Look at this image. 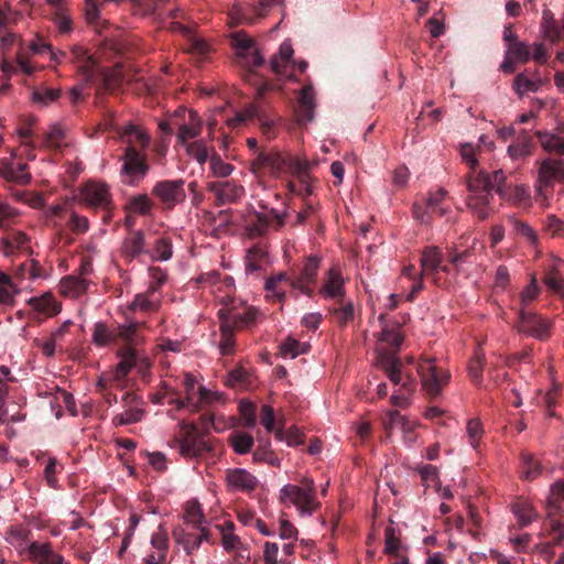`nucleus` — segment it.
I'll use <instances>...</instances> for the list:
<instances>
[{"instance_id":"nucleus-1","label":"nucleus","mask_w":564,"mask_h":564,"mask_svg":"<svg viewBox=\"0 0 564 564\" xmlns=\"http://www.w3.org/2000/svg\"><path fill=\"white\" fill-rule=\"evenodd\" d=\"M144 325L145 323L143 322H130L117 327L116 340L121 339L124 346L117 351L120 361L111 373L110 380L120 383L133 368H137L141 373L150 369V359L141 355L137 349V346L141 343L139 329Z\"/></svg>"},{"instance_id":"nucleus-2","label":"nucleus","mask_w":564,"mask_h":564,"mask_svg":"<svg viewBox=\"0 0 564 564\" xmlns=\"http://www.w3.org/2000/svg\"><path fill=\"white\" fill-rule=\"evenodd\" d=\"M72 59L80 63L78 70L86 82H94L95 76H98L101 82V86L107 91H115L119 88L122 83V74L120 69H105L98 68L96 62L88 51L79 45H74L70 48Z\"/></svg>"},{"instance_id":"nucleus-3","label":"nucleus","mask_w":564,"mask_h":564,"mask_svg":"<svg viewBox=\"0 0 564 564\" xmlns=\"http://www.w3.org/2000/svg\"><path fill=\"white\" fill-rule=\"evenodd\" d=\"M465 180L469 193L466 198L467 206L478 219L485 220L489 215L488 206L492 198L488 173L477 169L476 171H469Z\"/></svg>"},{"instance_id":"nucleus-4","label":"nucleus","mask_w":564,"mask_h":564,"mask_svg":"<svg viewBox=\"0 0 564 564\" xmlns=\"http://www.w3.org/2000/svg\"><path fill=\"white\" fill-rule=\"evenodd\" d=\"M280 501L283 505L295 506L301 513L312 514L319 507L314 480L304 477L300 485L283 486L280 490Z\"/></svg>"},{"instance_id":"nucleus-5","label":"nucleus","mask_w":564,"mask_h":564,"mask_svg":"<svg viewBox=\"0 0 564 564\" xmlns=\"http://www.w3.org/2000/svg\"><path fill=\"white\" fill-rule=\"evenodd\" d=\"M513 327L521 335L546 341L552 335L553 321L536 312L518 308Z\"/></svg>"},{"instance_id":"nucleus-6","label":"nucleus","mask_w":564,"mask_h":564,"mask_svg":"<svg viewBox=\"0 0 564 564\" xmlns=\"http://www.w3.org/2000/svg\"><path fill=\"white\" fill-rule=\"evenodd\" d=\"M258 314L259 311L256 307L249 306L242 301H236L235 299H228L218 311V317L221 324L235 330L253 325Z\"/></svg>"},{"instance_id":"nucleus-7","label":"nucleus","mask_w":564,"mask_h":564,"mask_svg":"<svg viewBox=\"0 0 564 564\" xmlns=\"http://www.w3.org/2000/svg\"><path fill=\"white\" fill-rule=\"evenodd\" d=\"M417 373L421 378L423 390L432 399L437 398L442 393L451 378L449 372L436 365V359L433 357H421L417 364Z\"/></svg>"},{"instance_id":"nucleus-8","label":"nucleus","mask_w":564,"mask_h":564,"mask_svg":"<svg viewBox=\"0 0 564 564\" xmlns=\"http://www.w3.org/2000/svg\"><path fill=\"white\" fill-rule=\"evenodd\" d=\"M119 161L122 162L121 182L129 186L139 185L150 171L147 152L135 151L133 148H124Z\"/></svg>"},{"instance_id":"nucleus-9","label":"nucleus","mask_w":564,"mask_h":564,"mask_svg":"<svg viewBox=\"0 0 564 564\" xmlns=\"http://www.w3.org/2000/svg\"><path fill=\"white\" fill-rule=\"evenodd\" d=\"M182 440H176L180 454L187 458L200 457L213 451L209 440L198 432L196 424L182 421Z\"/></svg>"},{"instance_id":"nucleus-10","label":"nucleus","mask_w":564,"mask_h":564,"mask_svg":"<svg viewBox=\"0 0 564 564\" xmlns=\"http://www.w3.org/2000/svg\"><path fill=\"white\" fill-rule=\"evenodd\" d=\"M288 214L279 213L271 208L268 213L256 212L246 224V234L249 238H260L265 236L270 230H280L286 219Z\"/></svg>"},{"instance_id":"nucleus-11","label":"nucleus","mask_w":564,"mask_h":564,"mask_svg":"<svg viewBox=\"0 0 564 564\" xmlns=\"http://www.w3.org/2000/svg\"><path fill=\"white\" fill-rule=\"evenodd\" d=\"M83 199L93 208H100L104 212V223L112 218L113 203L109 186L106 183L89 182L82 189Z\"/></svg>"},{"instance_id":"nucleus-12","label":"nucleus","mask_w":564,"mask_h":564,"mask_svg":"<svg viewBox=\"0 0 564 564\" xmlns=\"http://www.w3.org/2000/svg\"><path fill=\"white\" fill-rule=\"evenodd\" d=\"M105 129L116 132L118 139L126 144L124 148H133L135 151L145 152L150 144V134L133 123L118 127L113 121V117H111L105 122Z\"/></svg>"},{"instance_id":"nucleus-13","label":"nucleus","mask_w":564,"mask_h":564,"mask_svg":"<svg viewBox=\"0 0 564 564\" xmlns=\"http://www.w3.org/2000/svg\"><path fill=\"white\" fill-rule=\"evenodd\" d=\"M555 181L564 183V162L554 159L543 160L539 169L536 198L546 199L547 191L553 187Z\"/></svg>"},{"instance_id":"nucleus-14","label":"nucleus","mask_w":564,"mask_h":564,"mask_svg":"<svg viewBox=\"0 0 564 564\" xmlns=\"http://www.w3.org/2000/svg\"><path fill=\"white\" fill-rule=\"evenodd\" d=\"M184 185L185 181L182 178L160 181L153 186L152 195L158 197L166 208L172 209L185 200Z\"/></svg>"},{"instance_id":"nucleus-15","label":"nucleus","mask_w":564,"mask_h":564,"mask_svg":"<svg viewBox=\"0 0 564 564\" xmlns=\"http://www.w3.org/2000/svg\"><path fill=\"white\" fill-rule=\"evenodd\" d=\"M444 254L436 246H427L421 252V276H427L436 286H444L445 281L440 275L441 264L443 263Z\"/></svg>"},{"instance_id":"nucleus-16","label":"nucleus","mask_w":564,"mask_h":564,"mask_svg":"<svg viewBox=\"0 0 564 564\" xmlns=\"http://www.w3.org/2000/svg\"><path fill=\"white\" fill-rule=\"evenodd\" d=\"M207 191L215 195L217 206L232 204L245 195L243 186L235 181L209 182Z\"/></svg>"},{"instance_id":"nucleus-17","label":"nucleus","mask_w":564,"mask_h":564,"mask_svg":"<svg viewBox=\"0 0 564 564\" xmlns=\"http://www.w3.org/2000/svg\"><path fill=\"white\" fill-rule=\"evenodd\" d=\"M285 166V160L276 151H259L250 163V171L260 175L268 172L272 175L280 174Z\"/></svg>"},{"instance_id":"nucleus-18","label":"nucleus","mask_w":564,"mask_h":564,"mask_svg":"<svg viewBox=\"0 0 564 564\" xmlns=\"http://www.w3.org/2000/svg\"><path fill=\"white\" fill-rule=\"evenodd\" d=\"M378 365L393 384H401L402 389L409 393L412 391L413 380L410 377L403 380L401 371L402 362L398 356L379 354Z\"/></svg>"},{"instance_id":"nucleus-19","label":"nucleus","mask_w":564,"mask_h":564,"mask_svg":"<svg viewBox=\"0 0 564 564\" xmlns=\"http://www.w3.org/2000/svg\"><path fill=\"white\" fill-rule=\"evenodd\" d=\"M319 259L308 257L303 265L299 276L292 281V288L301 291L303 294L311 295L313 293L312 285L316 281Z\"/></svg>"},{"instance_id":"nucleus-20","label":"nucleus","mask_w":564,"mask_h":564,"mask_svg":"<svg viewBox=\"0 0 564 564\" xmlns=\"http://www.w3.org/2000/svg\"><path fill=\"white\" fill-rule=\"evenodd\" d=\"M563 267L564 261L556 260L547 269L543 276V283L547 290L562 299L564 297V275L562 272Z\"/></svg>"},{"instance_id":"nucleus-21","label":"nucleus","mask_w":564,"mask_h":564,"mask_svg":"<svg viewBox=\"0 0 564 564\" xmlns=\"http://www.w3.org/2000/svg\"><path fill=\"white\" fill-rule=\"evenodd\" d=\"M228 486L242 491H252L258 485L257 478L242 468L229 469L226 475Z\"/></svg>"},{"instance_id":"nucleus-22","label":"nucleus","mask_w":564,"mask_h":564,"mask_svg":"<svg viewBox=\"0 0 564 564\" xmlns=\"http://www.w3.org/2000/svg\"><path fill=\"white\" fill-rule=\"evenodd\" d=\"M314 98V90L311 85H306L301 89L296 110L297 119L301 123L313 120L315 109Z\"/></svg>"},{"instance_id":"nucleus-23","label":"nucleus","mask_w":564,"mask_h":564,"mask_svg":"<svg viewBox=\"0 0 564 564\" xmlns=\"http://www.w3.org/2000/svg\"><path fill=\"white\" fill-rule=\"evenodd\" d=\"M144 247L145 239L143 231L135 230L123 240L121 253L126 260L132 261L142 253H149V251L145 250Z\"/></svg>"},{"instance_id":"nucleus-24","label":"nucleus","mask_w":564,"mask_h":564,"mask_svg":"<svg viewBox=\"0 0 564 564\" xmlns=\"http://www.w3.org/2000/svg\"><path fill=\"white\" fill-rule=\"evenodd\" d=\"M319 292L326 299L327 297L336 299V301L346 299L345 288H344V279L337 269L332 268L328 271L327 280L321 288Z\"/></svg>"},{"instance_id":"nucleus-25","label":"nucleus","mask_w":564,"mask_h":564,"mask_svg":"<svg viewBox=\"0 0 564 564\" xmlns=\"http://www.w3.org/2000/svg\"><path fill=\"white\" fill-rule=\"evenodd\" d=\"M1 249L4 256H13L17 251H26L30 249L29 238L22 231L8 232L1 241Z\"/></svg>"},{"instance_id":"nucleus-26","label":"nucleus","mask_w":564,"mask_h":564,"mask_svg":"<svg viewBox=\"0 0 564 564\" xmlns=\"http://www.w3.org/2000/svg\"><path fill=\"white\" fill-rule=\"evenodd\" d=\"M26 167L28 165L21 162H3L2 167H0V175L8 182L24 185L31 181V175L26 172Z\"/></svg>"},{"instance_id":"nucleus-27","label":"nucleus","mask_w":564,"mask_h":564,"mask_svg":"<svg viewBox=\"0 0 564 564\" xmlns=\"http://www.w3.org/2000/svg\"><path fill=\"white\" fill-rule=\"evenodd\" d=\"M155 294V286H149L144 293H139L134 296L129 305V310L145 313L155 312L160 305V299Z\"/></svg>"},{"instance_id":"nucleus-28","label":"nucleus","mask_w":564,"mask_h":564,"mask_svg":"<svg viewBox=\"0 0 564 564\" xmlns=\"http://www.w3.org/2000/svg\"><path fill=\"white\" fill-rule=\"evenodd\" d=\"M329 313L338 326L345 327L355 319V305L351 300L341 299L335 302Z\"/></svg>"},{"instance_id":"nucleus-29","label":"nucleus","mask_w":564,"mask_h":564,"mask_svg":"<svg viewBox=\"0 0 564 564\" xmlns=\"http://www.w3.org/2000/svg\"><path fill=\"white\" fill-rule=\"evenodd\" d=\"M267 258L268 251L264 246L258 243L249 248L245 258L246 272L252 274L262 270Z\"/></svg>"},{"instance_id":"nucleus-30","label":"nucleus","mask_w":564,"mask_h":564,"mask_svg":"<svg viewBox=\"0 0 564 564\" xmlns=\"http://www.w3.org/2000/svg\"><path fill=\"white\" fill-rule=\"evenodd\" d=\"M535 135L544 151L558 156L564 155V135L562 137L547 131H536Z\"/></svg>"},{"instance_id":"nucleus-31","label":"nucleus","mask_w":564,"mask_h":564,"mask_svg":"<svg viewBox=\"0 0 564 564\" xmlns=\"http://www.w3.org/2000/svg\"><path fill=\"white\" fill-rule=\"evenodd\" d=\"M533 139L528 131L522 130L517 141L508 147V154L511 159L527 158L532 153Z\"/></svg>"},{"instance_id":"nucleus-32","label":"nucleus","mask_w":564,"mask_h":564,"mask_svg":"<svg viewBox=\"0 0 564 564\" xmlns=\"http://www.w3.org/2000/svg\"><path fill=\"white\" fill-rule=\"evenodd\" d=\"M293 48L289 41H284L279 48V53L273 55L270 61V67L274 74H284L285 67L291 63Z\"/></svg>"},{"instance_id":"nucleus-33","label":"nucleus","mask_w":564,"mask_h":564,"mask_svg":"<svg viewBox=\"0 0 564 564\" xmlns=\"http://www.w3.org/2000/svg\"><path fill=\"white\" fill-rule=\"evenodd\" d=\"M293 280L294 279H291L288 274L283 272L269 278L265 281V290L268 292V296H272L279 302L283 301L285 297V291L281 285L282 283H286L292 288Z\"/></svg>"},{"instance_id":"nucleus-34","label":"nucleus","mask_w":564,"mask_h":564,"mask_svg":"<svg viewBox=\"0 0 564 564\" xmlns=\"http://www.w3.org/2000/svg\"><path fill=\"white\" fill-rule=\"evenodd\" d=\"M511 510L516 516L520 527L529 525L536 517L531 503L523 499H518L511 505Z\"/></svg>"},{"instance_id":"nucleus-35","label":"nucleus","mask_w":564,"mask_h":564,"mask_svg":"<svg viewBox=\"0 0 564 564\" xmlns=\"http://www.w3.org/2000/svg\"><path fill=\"white\" fill-rule=\"evenodd\" d=\"M88 288V282L79 276L67 275L61 281V289L63 294L77 297L85 293Z\"/></svg>"},{"instance_id":"nucleus-36","label":"nucleus","mask_w":564,"mask_h":564,"mask_svg":"<svg viewBox=\"0 0 564 564\" xmlns=\"http://www.w3.org/2000/svg\"><path fill=\"white\" fill-rule=\"evenodd\" d=\"M379 340L386 343L391 351L387 352L390 356H397V352L399 351L402 343H403V335L400 332V327L395 326L392 328H389L388 326L382 327V330L378 337Z\"/></svg>"},{"instance_id":"nucleus-37","label":"nucleus","mask_w":564,"mask_h":564,"mask_svg":"<svg viewBox=\"0 0 564 564\" xmlns=\"http://www.w3.org/2000/svg\"><path fill=\"white\" fill-rule=\"evenodd\" d=\"M541 26L543 29L544 36L551 42H558L563 37L561 25L550 10L543 11Z\"/></svg>"},{"instance_id":"nucleus-38","label":"nucleus","mask_w":564,"mask_h":564,"mask_svg":"<svg viewBox=\"0 0 564 564\" xmlns=\"http://www.w3.org/2000/svg\"><path fill=\"white\" fill-rule=\"evenodd\" d=\"M234 523L231 521H227L224 524H217L216 528L219 529L221 534V543L226 551H236L242 546V542L238 535L234 533Z\"/></svg>"},{"instance_id":"nucleus-39","label":"nucleus","mask_w":564,"mask_h":564,"mask_svg":"<svg viewBox=\"0 0 564 564\" xmlns=\"http://www.w3.org/2000/svg\"><path fill=\"white\" fill-rule=\"evenodd\" d=\"M191 123L182 124L178 129L177 139L182 144H187L189 139L198 137L202 132V123L198 120L197 112H189Z\"/></svg>"},{"instance_id":"nucleus-40","label":"nucleus","mask_w":564,"mask_h":564,"mask_svg":"<svg viewBox=\"0 0 564 564\" xmlns=\"http://www.w3.org/2000/svg\"><path fill=\"white\" fill-rule=\"evenodd\" d=\"M89 85H96L97 86V90H96L97 98H99L101 94L108 93L107 90H105L102 88L100 78L98 76H95V80L94 82H86L85 77H83L82 83L76 85V86H74L70 89V91H69L70 102L73 105H76L77 102H79V101L85 99V97L88 95V94H85V89Z\"/></svg>"},{"instance_id":"nucleus-41","label":"nucleus","mask_w":564,"mask_h":564,"mask_svg":"<svg viewBox=\"0 0 564 564\" xmlns=\"http://www.w3.org/2000/svg\"><path fill=\"white\" fill-rule=\"evenodd\" d=\"M541 293V288L538 284L535 273L530 274V281L527 286L520 292L519 308L528 310L529 305L538 299Z\"/></svg>"},{"instance_id":"nucleus-42","label":"nucleus","mask_w":564,"mask_h":564,"mask_svg":"<svg viewBox=\"0 0 564 564\" xmlns=\"http://www.w3.org/2000/svg\"><path fill=\"white\" fill-rule=\"evenodd\" d=\"M228 442L237 454L243 455L251 451L254 441L253 437L243 432H234L229 435Z\"/></svg>"},{"instance_id":"nucleus-43","label":"nucleus","mask_w":564,"mask_h":564,"mask_svg":"<svg viewBox=\"0 0 564 564\" xmlns=\"http://www.w3.org/2000/svg\"><path fill=\"white\" fill-rule=\"evenodd\" d=\"M209 169L212 176L218 178L228 177L235 170L234 165L224 162L221 156L214 149H212Z\"/></svg>"},{"instance_id":"nucleus-44","label":"nucleus","mask_w":564,"mask_h":564,"mask_svg":"<svg viewBox=\"0 0 564 564\" xmlns=\"http://www.w3.org/2000/svg\"><path fill=\"white\" fill-rule=\"evenodd\" d=\"M31 534V531L22 525V524H14L11 525L7 533H6V540L14 547H23L26 541L29 540Z\"/></svg>"},{"instance_id":"nucleus-45","label":"nucleus","mask_w":564,"mask_h":564,"mask_svg":"<svg viewBox=\"0 0 564 564\" xmlns=\"http://www.w3.org/2000/svg\"><path fill=\"white\" fill-rule=\"evenodd\" d=\"M219 400V395L203 386L197 388V397L189 406L191 412H200L208 404Z\"/></svg>"},{"instance_id":"nucleus-46","label":"nucleus","mask_w":564,"mask_h":564,"mask_svg":"<svg viewBox=\"0 0 564 564\" xmlns=\"http://www.w3.org/2000/svg\"><path fill=\"white\" fill-rule=\"evenodd\" d=\"M116 341V330H111L105 323H96L93 330V343L104 347Z\"/></svg>"},{"instance_id":"nucleus-47","label":"nucleus","mask_w":564,"mask_h":564,"mask_svg":"<svg viewBox=\"0 0 564 564\" xmlns=\"http://www.w3.org/2000/svg\"><path fill=\"white\" fill-rule=\"evenodd\" d=\"M176 542L183 546L187 554L198 550L202 544V538L198 534L176 530L173 532Z\"/></svg>"},{"instance_id":"nucleus-48","label":"nucleus","mask_w":564,"mask_h":564,"mask_svg":"<svg viewBox=\"0 0 564 564\" xmlns=\"http://www.w3.org/2000/svg\"><path fill=\"white\" fill-rule=\"evenodd\" d=\"M186 152L189 156L195 159L197 163L203 165L210 160L209 149L204 140H195L186 144Z\"/></svg>"},{"instance_id":"nucleus-49","label":"nucleus","mask_w":564,"mask_h":564,"mask_svg":"<svg viewBox=\"0 0 564 564\" xmlns=\"http://www.w3.org/2000/svg\"><path fill=\"white\" fill-rule=\"evenodd\" d=\"M522 477L529 480L535 479L541 474L540 463L528 453L521 455Z\"/></svg>"},{"instance_id":"nucleus-50","label":"nucleus","mask_w":564,"mask_h":564,"mask_svg":"<svg viewBox=\"0 0 564 564\" xmlns=\"http://www.w3.org/2000/svg\"><path fill=\"white\" fill-rule=\"evenodd\" d=\"M172 254L173 250L171 239L166 237L156 239L151 258L153 260L166 261L172 258Z\"/></svg>"},{"instance_id":"nucleus-51","label":"nucleus","mask_w":564,"mask_h":564,"mask_svg":"<svg viewBox=\"0 0 564 564\" xmlns=\"http://www.w3.org/2000/svg\"><path fill=\"white\" fill-rule=\"evenodd\" d=\"M185 521L193 524V528H200L205 517L200 505L197 501H188L185 509Z\"/></svg>"},{"instance_id":"nucleus-52","label":"nucleus","mask_w":564,"mask_h":564,"mask_svg":"<svg viewBox=\"0 0 564 564\" xmlns=\"http://www.w3.org/2000/svg\"><path fill=\"white\" fill-rule=\"evenodd\" d=\"M143 410L139 408H129L124 412L113 417V424L117 426L133 424L140 422L143 417Z\"/></svg>"},{"instance_id":"nucleus-53","label":"nucleus","mask_w":564,"mask_h":564,"mask_svg":"<svg viewBox=\"0 0 564 564\" xmlns=\"http://www.w3.org/2000/svg\"><path fill=\"white\" fill-rule=\"evenodd\" d=\"M153 203L147 194L133 196L128 204V208L140 215H148L152 210Z\"/></svg>"},{"instance_id":"nucleus-54","label":"nucleus","mask_w":564,"mask_h":564,"mask_svg":"<svg viewBox=\"0 0 564 564\" xmlns=\"http://www.w3.org/2000/svg\"><path fill=\"white\" fill-rule=\"evenodd\" d=\"M28 552H29L31 560H33V561H36V560L50 561V558L52 557V555L54 553L51 543L40 544L37 542H32L28 546Z\"/></svg>"},{"instance_id":"nucleus-55","label":"nucleus","mask_w":564,"mask_h":564,"mask_svg":"<svg viewBox=\"0 0 564 564\" xmlns=\"http://www.w3.org/2000/svg\"><path fill=\"white\" fill-rule=\"evenodd\" d=\"M61 95L59 89L54 88H39L35 89L32 94V100L35 104H39L41 106H47L51 102L55 101Z\"/></svg>"},{"instance_id":"nucleus-56","label":"nucleus","mask_w":564,"mask_h":564,"mask_svg":"<svg viewBox=\"0 0 564 564\" xmlns=\"http://www.w3.org/2000/svg\"><path fill=\"white\" fill-rule=\"evenodd\" d=\"M256 118L258 120H261L259 109H258L257 106L250 105L249 107H247L242 111L237 112L234 118L229 119L228 120V124L231 128H236V127L245 123L246 121L252 120V119H256Z\"/></svg>"},{"instance_id":"nucleus-57","label":"nucleus","mask_w":564,"mask_h":564,"mask_svg":"<svg viewBox=\"0 0 564 564\" xmlns=\"http://www.w3.org/2000/svg\"><path fill=\"white\" fill-rule=\"evenodd\" d=\"M220 341L219 349L221 355H230L235 348V329L230 327H225L224 324L220 323Z\"/></svg>"},{"instance_id":"nucleus-58","label":"nucleus","mask_w":564,"mask_h":564,"mask_svg":"<svg viewBox=\"0 0 564 564\" xmlns=\"http://www.w3.org/2000/svg\"><path fill=\"white\" fill-rule=\"evenodd\" d=\"M31 301L33 303L34 308L41 313L54 315L58 312L57 303L52 295L35 297L32 299Z\"/></svg>"},{"instance_id":"nucleus-59","label":"nucleus","mask_w":564,"mask_h":564,"mask_svg":"<svg viewBox=\"0 0 564 564\" xmlns=\"http://www.w3.org/2000/svg\"><path fill=\"white\" fill-rule=\"evenodd\" d=\"M275 437L285 441L289 446H297L304 442V435L295 426L288 429L285 432L281 429L276 430Z\"/></svg>"},{"instance_id":"nucleus-60","label":"nucleus","mask_w":564,"mask_h":564,"mask_svg":"<svg viewBox=\"0 0 564 564\" xmlns=\"http://www.w3.org/2000/svg\"><path fill=\"white\" fill-rule=\"evenodd\" d=\"M232 45L237 50L238 56H247V54L254 50V43L251 37L243 33H236L232 37Z\"/></svg>"},{"instance_id":"nucleus-61","label":"nucleus","mask_w":564,"mask_h":564,"mask_svg":"<svg viewBox=\"0 0 564 564\" xmlns=\"http://www.w3.org/2000/svg\"><path fill=\"white\" fill-rule=\"evenodd\" d=\"M400 540L395 535V531L393 528L388 527L384 530V553L388 555H393L395 557H400L398 551L400 549Z\"/></svg>"},{"instance_id":"nucleus-62","label":"nucleus","mask_w":564,"mask_h":564,"mask_svg":"<svg viewBox=\"0 0 564 564\" xmlns=\"http://www.w3.org/2000/svg\"><path fill=\"white\" fill-rule=\"evenodd\" d=\"M169 0H135V8L143 15H152L159 14L160 9Z\"/></svg>"},{"instance_id":"nucleus-63","label":"nucleus","mask_w":564,"mask_h":564,"mask_svg":"<svg viewBox=\"0 0 564 564\" xmlns=\"http://www.w3.org/2000/svg\"><path fill=\"white\" fill-rule=\"evenodd\" d=\"M507 54L514 61H519L522 63H525L530 59L529 46L520 41L511 43V45L508 46Z\"/></svg>"},{"instance_id":"nucleus-64","label":"nucleus","mask_w":564,"mask_h":564,"mask_svg":"<svg viewBox=\"0 0 564 564\" xmlns=\"http://www.w3.org/2000/svg\"><path fill=\"white\" fill-rule=\"evenodd\" d=\"M466 432L470 445L473 448L477 449L484 432L480 421L477 419L469 420L466 426Z\"/></svg>"}]
</instances>
